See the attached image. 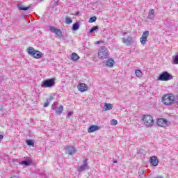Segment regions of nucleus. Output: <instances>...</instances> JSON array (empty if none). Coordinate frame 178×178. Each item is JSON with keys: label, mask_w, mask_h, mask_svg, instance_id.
Returning <instances> with one entry per match:
<instances>
[{"label": "nucleus", "mask_w": 178, "mask_h": 178, "mask_svg": "<svg viewBox=\"0 0 178 178\" xmlns=\"http://www.w3.org/2000/svg\"><path fill=\"white\" fill-rule=\"evenodd\" d=\"M162 102L163 105H166V106H172V105H175V95L172 93L165 95L162 97Z\"/></svg>", "instance_id": "nucleus-1"}, {"label": "nucleus", "mask_w": 178, "mask_h": 178, "mask_svg": "<svg viewBox=\"0 0 178 178\" xmlns=\"http://www.w3.org/2000/svg\"><path fill=\"white\" fill-rule=\"evenodd\" d=\"M29 55L35 58V59H41L42 58V53L40 51L35 50L33 47H29L27 49Z\"/></svg>", "instance_id": "nucleus-2"}, {"label": "nucleus", "mask_w": 178, "mask_h": 178, "mask_svg": "<svg viewBox=\"0 0 178 178\" xmlns=\"http://www.w3.org/2000/svg\"><path fill=\"white\" fill-rule=\"evenodd\" d=\"M55 78L48 79L42 81V88H52L55 86Z\"/></svg>", "instance_id": "nucleus-3"}, {"label": "nucleus", "mask_w": 178, "mask_h": 178, "mask_svg": "<svg viewBox=\"0 0 178 178\" xmlns=\"http://www.w3.org/2000/svg\"><path fill=\"white\" fill-rule=\"evenodd\" d=\"M108 56L109 50H108L105 46L101 47L98 51V57L99 59H106Z\"/></svg>", "instance_id": "nucleus-4"}, {"label": "nucleus", "mask_w": 178, "mask_h": 178, "mask_svg": "<svg viewBox=\"0 0 178 178\" xmlns=\"http://www.w3.org/2000/svg\"><path fill=\"white\" fill-rule=\"evenodd\" d=\"M142 120L146 127H152L154 126V118L149 115H143Z\"/></svg>", "instance_id": "nucleus-5"}, {"label": "nucleus", "mask_w": 178, "mask_h": 178, "mask_svg": "<svg viewBox=\"0 0 178 178\" xmlns=\"http://www.w3.org/2000/svg\"><path fill=\"white\" fill-rule=\"evenodd\" d=\"M172 79H173V75L167 71H164L160 74L158 80L160 81H169V80H172Z\"/></svg>", "instance_id": "nucleus-6"}, {"label": "nucleus", "mask_w": 178, "mask_h": 178, "mask_svg": "<svg viewBox=\"0 0 178 178\" xmlns=\"http://www.w3.org/2000/svg\"><path fill=\"white\" fill-rule=\"evenodd\" d=\"M56 106H58V102H56L51 105V109L55 111L57 115H62V112H63V106L60 105L59 107Z\"/></svg>", "instance_id": "nucleus-7"}, {"label": "nucleus", "mask_w": 178, "mask_h": 178, "mask_svg": "<svg viewBox=\"0 0 178 178\" xmlns=\"http://www.w3.org/2000/svg\"><path fill=\"white\" fill-rule=\"evenodd\" d=\"M148 35H149V31H145L143 33V35L140 38V41L142 45H145L147 44V41H148L147 39L148 38Z\"/></svg>", "instance_id": "nucleus-8"}, {"label": "nucleus", "mask_w": 178, "mask_h": 178, "mask_svg": "<svg viewBox=\"0 0 178 178\" xmlns=\"http://www.w3.org/2000/svg\"><path fill=\"white\" fill-rule=\"evenodd\" d=\"M49 30L51 33H55L58 38H62L63 36L62 35V31L60 29H58L54 26H49Z\"/></svg>", "instance_id": "nucleus-9"}, {"label": "nucleus", "mask_w": 178, "mask_h": 178, "mask_svg": "<svg viewBox=\"0 0 178 178\" xmlns=\"http://www.w3.org/2000/svg\"><path fill=\"white\" fill-rule=\"evenodd\" d=\"M157 124L160 127H166L168 126V120L165 118H159L157 120Z\"/></svg>", "instance_id": "nucleus-10"}, {"label": "nucleus", "mask_w": 178, "mask_h": 178, "mask_svg": "<svg viewBox=\"0 0 178 178\" xmlns=\"http://www.w3.org/2000/svg\"><path fill=\"white\" fill-rule=\"evenodd\" d=\"M149 162L152 166H158V163H159V160L158 159V157L153 156L150 157Z\"/></svg>", "instance_id": "nucleus-11"}, {"label": "nucleus", "mask_w": 178, "mask_h": 178, "mask_svg": "<svg viewBox=\"0 0 178 178\" xmlns=\"http://www.w3.org/2000/svg\"><path fill=\"white\" fill-rule=\"evenodd\" d=\"M88 89V86L84 83H81L78 85V90L81 91V92H84V91H87Z\"/></svg>", "instance_id": "nucleus-12"}, {"label": "nucleus", "mask_w": 178, "mask_h": 178, "mask_svg": "<svg viewBox=\"0 0 178 178\" xmlns=\"http://www.w3.org/2000/svg\"><path fill=\"white\" fill-rule=\"evenodd\" d=\"M76 153V148L73 146H67L66 147V154L70 156L73 155V154Z\"/></svg>", "instance_id": "nucleus-13"}, {"label": "nucleus", "mask_w": 178, "mask_h": 178, "mask_svg": "<svg viewBox=\"0 0 178 178\" xmlns=\"http://www.w3.org/2000/svg\"><path fill=\"white\" fill-rule=\"evenodd\" d=\"M86 169H88V163H87V159H85L83 165L78 168V172H83Z\"/></svg>", "instance_id": "nucleus-14"}, {"label": "nucleus", "mask_w": 178, "mask_h": 178, "mask_svg": "<svg viewBox=\"0 0 178 178\" xmlns=\"http://www.w3.org/2000/svg\"><path fill=\"white\" fill-rule=\"evenodd\" d=\"M17 8L19 9V10H29L30 8H31V4L28 6L27 7H24V5H23V3H18L17 4Z\"/></svg>", "instance_id": "nucleus-15"}, {"label": "nucleus", "mask_w": 178, "mask_h": 178, "mask_svg": "<svg viewBox=\"0 0 178 178\" xmlns=\"http://www.w3.org/2000/svg\"><path fill=\"white\" fill-rule=\"evenodd\" d=\"M122 42L126 45H131V42H133V38L128 36L127 38H122Z\"/></svg>", "instance_id": "nucleus-16"}, {"label": "nucleus", "mask_w": 178, "mask_h": 178, "mask_svg": "<svg viewBox=\"0 0 178 178\" xmlns=\"http://www.w3.org/2000/svg\"><path fill=\"white\" fill-rule=\"evenodd\" d=\"M97 130H99V126L97 125H91L88 129V133H94V131H97Z\"/></svg>", "instance_id": "nucleus-17"}, {"label": "nucleus", "mask_w": 178, "mask_h": 178, "mask_svg": "<svg viewBox=\"0 0 178 178\" xmlns=\"http://www.w3.org/2000/svg\"><path fill=\"white\" fill-rule=\"evenodd\" d=\"M155 17V10L154 9H150L148 13L147 19H149L150 20H152Z\"/></svg>", "instance_id": "nucleus-18"}, {"label": "nucleus", "mask_w": 178, "mask_h": 178, "mask_svg": "<svg viewBox=\"0 0 178 178\" xmlns=\"http://www.w3.org/2000/svg\"><path fill=\"white\" fill-rule=\"evenodd\" d=\"M106 66H108V67H113L114 65H115V60L112 58H108L106 60Z\"/></svg>", "instance_id": "nucleus-19"}, {"label": "nucleus", "mask_w": 178, "mask_h": 178, "mask_svg": "<svg viewBox=\"0 0 178 178\" xmlns=\"http://www.w3.org/2000/svg\"><path fill=\"white\" fill-rule=\"evenodd\" d=\"M33 163V161L30 159L24 160L20 162V165H24V166H30Z\"/></svg>", "instance_id": "nucleus-20"}, {"label": "nucleus", "mask_w": 178, "mask_h": 178, "mask_svg": "<svg viewBox=\"0 0 178 178\" xmlns=\"http://www.w3.org/2000/svg\"><path fill=\"white\" fill-rule=\"evenodd\" d=\"M70 59L71 60H79L80 59V56H79V55H77L76 53H72L70 55Z\"/></svg>", "instance_id": "nucleus-21"}, {"label": "nucleus", "mask_w": 178, "mask_h": 178, "mask_svg": "<svg viewBox=\"0 0 178 178\" xmlns=\"http://www.w3.org/2000/svg\"><path fill=\"white\" fill-rule=\"evenodd\" d=\"M80 29V22H75L72 24V29L73 31H76V30H79Z\"/></svg>", "instance_id": "nucleus-22"}, {"label": "nucleus", "mask_w": 178, "mask_h": 178, "mask_svg": "<svg viewBox=\"0 0 178 178\" xmlns=\"http://www.w3.org/2000/svg\"><path fill=\"white\" fill-rule=\"evenodd\" d=\"M113 105L112 104L109 103H105L104 104V111H111V109H113Z\"/></svg>", "instance_id": "nucleus-23"}, {"label": "nucleus", "mask_w": 178, "mask_h": 178, "mask_svg": "<svg viewBox=\"0 0 178 178\" xmlns=\"http://www.w3.org/2000/svg\"><path fill=\"white\" fill-rule=\"evenodd\" d=\"M99 26H92L90 29V31H89V32H88V34H92V33H94V31H97V30H99Z\"/></svg>", "instance_id": "nucleus-24"}, {"label": "nucleus", "mask_w": 178, "mask_h": 178, "mask_svg": "<svg viewBox=\"0 0 178 178\" xmlns=\"http://www.w3.org/2000/svg\"><path fill=\"white\" fill-rule=\"evenodd\" d=\"M172 63L173 65H178V53L174 56H172Z\"/></svg>", "instance_id": "nucleus-25"}, {"label": "nucleus", "mask_w": 178, "mask_h": 178, "mask_svg": "<svg viewBox=\"0 0 178 178\" xmlns=\"http://www.w3.org/2000/svg\"><path fill=\"white\" fill-rule=\"evenodd\" d=\"M26 143L29 147H34V140L33 139H28Z\"/></svg>", "instance_id": "nucleus-26"}, {"label": "nucleus", "mask_w": 178, "mask_h": 178, "mask_svg": "<svg viewBox=\"0 0 178 178\" xmlns=\"http://www.w3.org/2000/svg\"><path fill=\"white\" fill-rule=\"evenodd\" d=\"M135 74L137 77H143V72H141L140 70H136L135 71Z\"/></svg>", "instance_id": "nucleus-27"}, {"label": "nucleus", "mask_w": 178, "mask_h": 178, "mask_svg": "<svg viewBox=\"0 0 178 178\" xmlns=\"http://www.w3.org/2000/svg\"><path fill=\"white\" fill-rule=\"evenodd\" d=\"M58 3H57L56 1H51L50 3V8H52L54 9V8H56V6H58Z\"/></svg>", "instance_id": "nucleus-28"}, {"label": "nucleus", "mask_w": 178, "mask_h": 178, "mask_svg": "<svg viewBox=\"0 0 178 178\" xmlns=\"http://www.w3.org/2000/svg\"><path fill=\"white\" fill-rule=\"evenodd\" d=\"M95 22H97V17L93 16L89 19V23H94Z\"/></svg>", "instance_id": "nucleus-29"}, {"label": "nucleus", "mask_w": 178, "mask_h": 178, "mask_svg": "<svg viewBox=\"0 0 178 178\" xmlns=\"http://www.w3.org/2000/svg\"><path fill=\"white\" fill-rule=\"evenodd\" d=\"M72 19L70 18V17H67L66 18H65V23L67 24H70L71 23H72Z\"/></svg>", "instance_id": "nucleus-30"}, {"label": "nucleus", "mask_w": 178, "mask_h": 178, "mask_svg": "<svg viewBox=\"0 0 178 178\" xmlns=\"http://www.w3.org/2000/svg\"><path fill=\"white\" fill-rule=\"evenodd\" d=\"M174 105L176 106V108H178V95L175 97Z\"/></svg>", "instance_id": "nucleus-31"}, {"label": "nucleus", "mask_w": 178, "mask_h": 178, "mask_svg": "<svg viewBox=\"0 0 178 178\" xmlns=\"http://www.w3.org/2000/svg\"><path fill=\"white\" fill-rule=\"evenodd\" d=\"M111 124L112 126H116V124H118V120H116L115 119H113L111 120Z\"/></svg>", "instance_id": "nucleus-32"}, {"label": "nucleus", "mask_w": 178, "mask_h": 178, "mask_svg": "<svg viewBox=\"0 0 178 178\" xmlns=\"http://www.w3.org/2000/svg\"><path fill=\"white\" fill-rule=\"evenodd\" d=\"M52 99H54V97L52 96H50V97L49 99H47V102H48V104H51V101H52Z\"/></svg>", "instance_id": "nucleus-33"}, {"label": "nucleus", "mask_w": 178, "mask_h": 178, "mask_svg": "<svg viewBox=\"0 0 178 178\" xmlns=\"http://www.w3.org/2000/svg\"><path fill=\"white\" fill-rule=\"evenodd\" d=\"M72 115H73V112H72V111L68 112L67 118H69V117L72 116Z\"/></svg>", "instance_id": "nucleus-34"}, {"label": "nucleus", "mask_w": 178, "mask_h": 178, "mask_svg": "<svg viewBox=\"0 0 178 178\" xmlns=\"http://www.w3.org/2000/svg\"><path fill=\"white\" fill-rule=\"evenodd\" d=\"M49 106V103L47 102H46L44 104V108H47V106Z\"/></svg>", "instance_id": "nucleus-35"}, {"label": "nucleus", "mask_w": 178, "mask_h": 178, "mask_svg": "<svg viewBox=\"0 0 178 178\" xmlns=\"http://www.w3.org/2000/svg\"><path fill=\"white\" fill-rule=\"evenodd\" d=\"M74 16H80V11L76 12Z\"/></svg>", "instance_id": "nucleus-36"}, {"label": "nucleus", "mask_w": 178, "mask_h": 178, "mask_svg": "<svg viewBox=\"0 0 178 178\" xmlns=\"http://www.w3.org/2000/svg\"><path fill=\"white\" fill-rule=\"evenodd\" d=\"M3 139V135H0V143H1V140Z\"/></svg>", "instance_id": "nucleus-37"}, {"label": "nucleus", "mask_w": 178, "mask_h": 178, "mask_svg": "<svg viewBox=\"0 0 178 178\" xmlns=\"http://www.w3.org/2000/svg\"><path fill=\"white\" fill-rule=\"evenodd\" d=\"M113 163H118V161L116 160L113 161Z\"/></svg>", "instance_id": "nucleus-38"}, {"label": "nucleus", "mask_w": 178, "mask_h": 178, "mask_svg": "<svg viewBox=\"0 0 178 178\" xmlns=\"http://www.w3.org/2000/svg\"><path fill=\"white\" fill-rule=\"evenodd\" d=\"M96 44H101V41H99H99H97V42H96Z\"/></svg>", "instance_id": "nucleus-39"}, {"label": "nucleus", "mask_w": 178, "mask_h": 178, "mask_svg": "<svg viewBox=\"0 0 178 178\" xmlns=\"http://www.w3.org/2000/svg\"><path fill=\"white\" fill-rule=\"evenodd\" d=\"M156 178H163V177H162V176H159V177H156Z\"/></svg>", "instance_id": "nucleus-40"}, {"label": "nucleus", "mask_w": 178, "mask_h": 178, "mask_svg": "<svg viewBox=\"0 0 178 178\" xmlns=\"http://www.w3.org/2000/svg\"><path fill=\"white\" fill-rule=\"evenodd\" d=\"M141 172H142V175H144V170H142Z\"/></svg>", "instance_id": "nucleus-41"}, {"label": "nucleus", "mask_w": 178, "mask_h": 178, "mask_svg": "<svg viewBox=\"0 0 178 178\" xmlns=\"http://www.w3.org/2000/svg\"><path fill=\"white\" fill-rule=\"evenodd\" d=\"M0 111H2V108L1 107H0Z\"/></svg>", "instance_id": "nucleus-42"}, {"label": "nucleus", "mask_w": 178, "mask_h": 178, "mask_svg": "<svg viewBox=\"0 0 178 178\" xmlns=\"http://www.w3.org/2000/svg\"><path fill=\"white\" fill-rule=\"evenodd\" d=\"M38 1H39L40 2H41L42 0H38Z\"/></svg>", "instance_id": "nucleus-43"}]
</instances>
